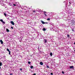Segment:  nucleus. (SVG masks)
Masks as SVG:
<instances>
[{
	"label": "nucleus",
	"instance_id": "nucleus-10",
	"mask_svg": "<svg viewBox=\"0 0 75 75\" xmlns=\"http://www.w3.org/2000/svg\"><path fill=\"white\" fill-rule=\"evenodd\" d=\"M50 56H52V52L50 53Z\"/></svg>",
	"mask_w": 75,
	"mask_h": 75
},
{
	"label": "nucleus",
	"instance_id": "nucleus-18",
	"mask_svg": "<svg viewBox=\"0 0 75 75\" xmlns=\"http://www.w3.org/2000/svg\"><path fill=\"white\" fill-rule=\"evenodd\" d=\"M9 52V55H10V54H10V53H11V52H10V51H9V52Z\"/></svg>",
	"mask_w": 75,
	"mask_h": 75
},
{
	"label": "nucleus",
	"instance_id": "nucleus-23",
	"mask_svg": "<svg viewBox=\"0 0 75 75\" xmlns=\"http://www.w3.org/2000/svg\"><path fill=\"white\" fill-rule=\"evenodd\" d=\"M20 71H22V68H20Z\"/></svg>",
	"mask_w": 75,
	"mask_h": 75
},
{
	"label": "nucleus",
	"instance_id": "nucleus-6",
	"mask_svg": "<svg viewBox=\"0 0 75 75\" xmlns=\"http://www.w3.org/2000/svg\"><path fill=\"white\" fill-rule=\"evenodd\" d=\"M41 22H42V23L43 24H45V22H44L43 21H41Z\"/></svg>",
	"mask_w": 75,
	"mask_h": 75
},
{
	"label": "nucleus",
	"instance_id": "nucleus-3",
	"mask_svg": "<svg viewBox=\"0 0 75 75\" xmlns=\"http://www.w3.org/2000/svg\"><path fill=\"white\" fill-rule=\"evenodd\" d=\"M74 68V66H72L70 67V69H72V68Z\"/></svg>",
	"mask_w": 75,
	"mask_h": 75
},
{
	"label": "nucleus",
	"instance_id": "nucleus-13",
	"mask_svg": "<svg viewBox=\"0 0 75 75\" xmlns=\"http://www.w3.org/2000/svg\"><path fill=\"white\" fill-rule=\"evenodd\" d=\"M7 51H8V52H9L10 51V50H9V49H8L7 48Z\"/></svg>",
	"mask_w": 75,
	"mask_h": 75
},
{
	"label": "nucleus",
	"instance_id": "nucleus-8",
	"mask_svg": "<svg viewBox=\"0 0 75 75\" xmlns=\"http://www.w3.org/2000/svg\"><path fill=\"white\" fill-rule=\"evenodd\" d=\"M6 31L7 32H9L10 31V30L8 29H6Z\"/></svg>",
	"mask_w": 75,
	"mask_h": 75
},
{
	"label": "nucleus",
	"instance_id": "nucleus-9",
	"mask_svg": "<svg viewBox=\"0 0 75 75\" xmlns=\"http://www.w3.org/2000/svg\"><path fill=\"white\" fill-rule=\"evenodd\" d=\"M44 41H45V43H47V40L45 39Z\"/></svg>",
	"mask_w": 75,
	"mask_h": 75
},
{
	"label": "nucleus",
	"instance_id": "nucleus-11",
	"mask_svg": "<svg viewBox=\"0 0 75 75\" xmlns=\"http://www.w3.org/2000/svg\"><path fill=\"white\" fill-rule=\"evenodd\" d=\"M33 68H34V67H33V66H31L30 67L31 69H33Z\"/></svg>",
	"mask_w": 75,
	"mask_h": 75
},
{
	"label": "nucleus",
	"instance_id": "nucleus-25",
	"mask_svg": "<svg viewBox=\"0 0 75 75\" xmlns=\"http://www.w3.org/2000/svg\"><path fill=\"white\" fill-rule=\"evenodd\" d=\"M50 74H51L52 75H53V73H50Z\"/></svg>",
	"mask_w": 75,
	"mask_h": 75
},
{
	"label": "nucleus",
	"instance_id": "nucleus-14",
	"mask_svg": "<svg viewBox=\"0 0 75 75\" xmlns=\"http://www.w3.org/2000/svg\"><path fill=\"white\" fill-rule=\"evenodd\" d=\"M47 20H48L49 21H50V18H47Z\"/></svg>",
	"mask_w": 75,
	"mask_h": 75
},
{
	"label": "nucleus",
	"instance_id": "nucleus-17",
	"mask_svg": "<svg viewBox=\"0 0 75 75\" xmlns=\"http://www.w3.org/2000/svg\"><path fill=\"white\" fill-rule=\"evenodd\" d=\"M4 15L5 16H6L7 15H6V13H4Z\"/></svg>",
	"mask_w": 75,
	"mask_h": 75
},
{
	"label": "nucleus",
	"instance_id": "nucleus-16",
	"mask_svg": "<svg viewBox=\"0 0 75 75\" xmlns=\"http://www.w3.org/2000/svg\"><path fill=\"white\" fill-rule=\"evenodd\" d=\"M28 64H31V62H28Z\"/></svg>",
	"mask_w": 75,
	"mask_h": 75
},
{
	"label": "nucleus",
	"instance_id": "nucleus-24",
	"mask_svg": "<svg viewBox=\"0 0 75 75\" xmlns=\"http://www.w3.org/2000/svg\"><path fill=\"white\" fill-rule=\"evenodd\" d=\"M11 28L12 29H13V27H11Z\"/></svg>",
	"mask_w": 75,
	"mask_h": 75
},
{
	"label": "nucleus",
	"instance_id": "nucleus-22",
	"mask_svg": "<svg viewBox=\"0 0 75 75\" xmlns=\"http://www.w3.org/2000/svg\"><path fill=\"white\" fill-rule=\"evenodd\" d=\"M13 6H16V4H13Z\"/></svg>",
	"mask_w": 75,
	"mask_h": 75
},
{
	"label": "nucleus",
	"instance_id": "nucleus-19",
	"mask_svg": "<svg viewBox=\"0 0 75 75\" xmlns=\"http://www.w3.org/2000/svg\"><path fill=\"white\" fill-rule=\"evenodd\" d=\"M67 37H69V35H67Z\"/></svg>",
	"mask_w": 75,
	"mask_h": 75
},
{
	"label": "nucleus",
	"instance_id": "nucleus-21",
	"mask_svg": "<svg viewBox=\"0 0 75 75\" xmlns=\"http://www.w3.org/2000/svg\"><path fill=\"white\" fill-rule=\"evenodd\" d=\"M62 73L63 74H64V71H62Z\"/></svg>",
	"mask_w": 75,
	"mask_h": 75
},
{
	"label": "nucleus",
	"instance_id": "nucleus-31",
	"mask_svg": "<svg viewBox=\"0 0 75 75\" xmlns=\"http://www.w3.org/2000/svg\"><path fill=\"white\" fill-rule=\"evenodd\" d=\"M69 3L70 4H71V2H69Z\"/></svg>",
	"mask_w": 75,
	"mask_h": 75
},
{
	"label": "nucleus",
	"instance_id": "nucleus-20",
	"mask_svg": "<svg viewBox=\"0 0 75 75\" xmlns=\"http://www.w3.org/2000/svg\"><path fill=\"white\" fill-rule=\"evenodd\" d=\"M72 31H74V30L73 28H72Z\"/></svg>",
	"mask_w": 75,
	"mask_h": 75
},
{
	"label": "nucleus",
	"instance_id": "nucleus-27",
	"mask_svg": "<svg viewBox=\"0 0 75 75\" xmlns=\"http://www.w3.org/2000/svg\"><path fill=\"white\" fill-rule=\"evenodd\" d=\"M33 13H35V11H33Z\"/></svg>",
	"mask_w": 75,
	"mask_h": 75
},
{
	"label": "nucleus",
	"instance_id": "nucleus-7",
	"mask_svg": "<svg viewBox=\"0 0 75 75\" xmlns=\"http://www.w3.org/2000/svg\"><path fill=\"white\" fill-rule=\"evenodd\" d=\"M40 65H43V63H42V62H41L40 63Z\"/></svg>",
	"mask_w": 75,
	"mask_h": 75
},
{
	"label": "nucleus",
	"instance_id": "nucleus-26",
	"mask_svg": "<svg viewBox=\"0 0 75 75\" xmlns=\"http://www.w3.org/2000/svg\"><path fill=\"white\" fill-rule=\"evenodd\" d=\"M33 75H36V74L34 73Z\"/></svg>",
	"mask_w": 75,
	"mask_h": 75
},
{
	"label": "nucleus",
	"instance_id": "nucleus-2",
	"mask_svg": "<svg viewBox=\"0 0 75 75\" xmlns=\"http://www.w3.org/2000/svg\"><path fill=\"white\" fill-rule=\"evenodd\" d=\"M0 21H1V22H2V23H4V24H5V22H4L3 21V20L2 19H1L0 20Z\"/></svg>",
	"mask_w": 75,
	"mask_h": 75
},
{
	"label": "nucleus",
	"instance_id": "nucleus-12",
	"mask_svg": "<svg viewBox=\"0 0 75 75\" xmlns=\"http://www.w3.org/2000/svg\"><path fill=\"white\" fill-rule=\"evenodd\" d=\"M43 31H46V29L45 28H43Z\"/></svg>",
	"mask_w": 75,
	"mask_h": 75
},
{
	"label": "nucleus",
	"instance_id": "nucleus-32",
	"mask_svg": "<svg viewBox=\"0 0 75 75\" xmlns=\"http://www.w3.org/2000/svg\"><path fill=\"white\" fill-rule=\"evenodd\" d=\"M74 45H75V42L74 43Z\"/></svg>",
	"mask_w": 75,
	"mask_h": 75
},
{
	"label": "nucleus",
	"instance_id": "nucleus-15",
	"mask_svg": "<svg viewBox=\"0 0 75 75\" xmlns=\"http://www.w3.org/2000/svg\"><path fill=\"white\" fill-rule=\"evenodd\" d=\"M2 65V63L0 62V66H1Z\"/></svg>",
	"mask_w": 75,
	"mask_h": 75
},
{
	"label": "nucleus",
	"instance_id": "nucleus-4",
	"mask_svg": "<svg viewBox=\"0 0 75 75\" xmlns=\"http://www.w3.org/2000/svg\"><path fill=\"white\" fill-rule=\"evenodd\" d=\"M11 23L12 25H14V23L13 21H11Z\"/></svg>",
	"mask_w": 75,
	"mask_h": 75
},
{
	"label": "nucleus",
	"instance_id": "nucleus-5",
	"mask_svg": "<svg viewBox=\"0 0 75 75\" xmlns=\"http://www.w3.org/2000/svg\"><path fill=\"white\" fill-rule=\"evenodd\" d=\"M0 42L1 44H3V42L2 41V40H0Z\"/></svg>",
	"mask_w": 75,
	"mask_h": 75
},
{
	"label": "nucleus",
	"instance_id": "nucleus-28",
	"mask_svg": "<svg viewBox=\"0 0 75 75\" xmlns=\"http://www.w3.org/2000/svg\"><path fill=\"white\" fill-rule=\"evenodd\" d=\"M45 24H48V22H45Z\"/></svg>",
	"mask_w": 75,
	"mask_h": 75
},
{
	"label": "nucleus",
	"instance_id": "nucleus-29",
	"mask_svg": "<svg viewBox=\"0 0 75 75\" xmlns=\"http://www.w3.org/2000/svg\"><path fill=\"white\" fill-rule=\"evenodd\" d=\"M47 68H49V66H47Z\"/></svg>",
	"mask_w": 75,
	"mask_h": 75
},
{
	"label": "nucleus",
	"instance_id": "nucleus-33",
	"mask_svg": "<svg viewBox=\"0 0 75 75\" xmlns=\"http://www.w3.org/2000/svg\"><path fill=\"white\" fill-rule=\"evenodd\" d=\"M1 69V67H0V69Z\"/></svg>",
	"mask_w": 75,
	"mask_h": 75
},
{
	"label": "nucleus",
	"instance_id": "nucleus-30",
	"mask_svg": "<svg viewBox=\"0 0 75 75\" xmlns=\"http://www.w3.org/2000/svg\"><path fill=\"white\" fill-rule=\"evenodd\" d=\"M10 75H13V74L12 73L10 74Z\"/></svg>",
	"mask_w": 75,
	"mask_h": 75
},
{
	"label": "nucleus",
	"instance_id": "nucleus-1",
	"mask_svg": "<svg viewBox=\"0 0 75 75\" xmlns=\"http://www.w3.org/2000/svg\"><path fill=\"white\" fill-rule=\"evenodd\" d=\"M44 14L45 15V16L46 17H47V14H48V13L45 11L44 12Z\"/></svg>",
	"mask_w": 75,
	"mask_h": 75
}]
</instances>
